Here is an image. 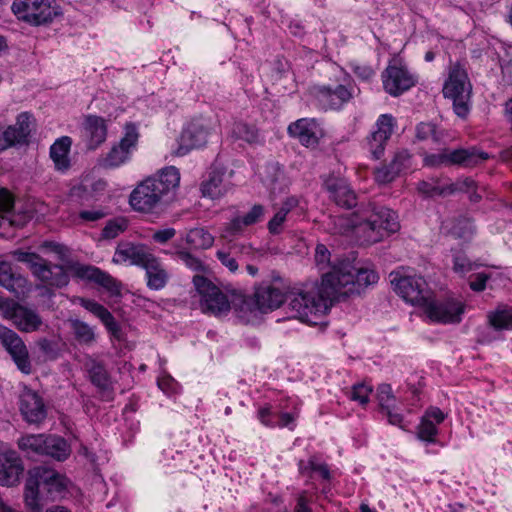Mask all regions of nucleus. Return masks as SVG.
<instances>
[{
    "mask_svg": "<svg viewBox=\"0 0 512 512\" xmlns=\"http://www.w3.org/2000/svg\"><path fill=\"white\" fill-rule=\"evenodd\" d=\"M489 275L485 273H477L474 279L470 281L469 286L475 292H481L485 290L486 283L489 279Z\"/></svg>",
    "mask_w": 512,
    "mask_h": 512,
    "instance_id": "obj_64",
    "label": "nucleus"
},
{
    "mask_svg": "<svg viewBox=\"0 0 512 512\" xmlns=\"http://www.w3.org/2000/svg\"><path fill=\"white\" fill-rule=\"evenodd\" d=\"M474 188H476L475 181L470 177H465L455 183H450V194L456 191L470 193Z\"/></svg>",
    "mask_w": 512,
    "mask_h": 512,
    "instance_id": "obj_59",
    "label": "nucleus"
},
{
    "mask_svg": "<svg viewBox=\"0 0 512 512\" xmlns=\"http://www.w3.org/2000/svg\"><path fill=\"white\" fill-rule=\"evenodd\" d=\"M0 285L12 292L17 298L25 296L30 291L28 279L12 271L11 264L0 260Z\"/></svg>",
    "mask_w": 512,
    "mask_h": 512,
    "instance_id": "obj_23",
    "label": "nucleus"
},
{
    "mask_svg": "<svg viewBox=\"0 0 512 512\" xmlns=\"http://www.w3.org/2000/svg\"><path fill=\"white\" fill-rule=\"evenodd\" d=\"M325 187L337 205L344 208H352L356 205V195L345 179L329 177Z\"/></svg>",
    "mask_w": 512,
    "mask_h": 512,
    "instance_id": "obj_25",
    "label": "nucleus"
},
{
    "mask_svg": "<svg viewBox=\"0 0 512 512\" xmlns=\"http://www.w3.org/2000/svg\"><path fill=\"white\" fill-rule=\"evenodd\" d=\"M128 228V221L123 217L109 220L102 229L101 238L111 240L119 236Z\"/></svg>",
    "mask_w": 512,
    "mask_h": 512,
    "instance_id": "obj_43",
    "label": "nucleus"
},
{
    "mask_svg": "<svg viewBox=\"0 0 512 512\" xmlns=\"http://www.w3.org/2000/svg\"><path fill=\"white\" fill-rule=\"evenodd\" d=\"M390 164L400 174L402 171L408 169L411 165V154L406 149L398 150Z\"/></svg>",
    "mask_w": 512,
    "mask_h": 512,
    "instance_id": "obj_50",
    "label": "nucleus"
},
{
    "mask_svg": "<svg viewBox=\"0 0 512 512\" xmlns=\"http://www.w3.org/2000/svg\"><path fill=\"white\" fill-rule=\"evenodd\" d=\"M207 128L198 122L190 123L181 133L178 140V148L174 151V155L183 156L190 150L202 147L207 142Z\"/></svg>",
    "mask_w": 512,
    "mask_h": 512,
    "instance_id": "obj_18",
    "label": "nucleus"
},
{
    "mask_svg": "<svg viewBox=\"0 0 512 512\" xmlns=\"http://www.w3.org/2000/svg\"><path fill=\"white\" fill-rule=\"evenodd\" d=\"M419 193L426 197L442 196L445 191V186H441L435 182L422 181L417 187Z\"/></svg>",
    "mask_w": 512,
    "mask_h": 512,
    "instance_id": "obj_54",
    "label": "nucleus"
},
{
    "mask_svg": "<svg viewBox=\"0 0 512 512\" xmlns=\"http://www.w3.org/2000/svg\"><path fill=\"white\" fill-rule=\"evenodd\" d=\"M24 470L19 455L13 450L0 451V484L14 486L19 483Z\"/></svg>",
    "mask_w": 512,
    "mask_h": 512,
    "instance_id": "obj_19",
    "label": "nucleus"
},
{
    "mask_svg": "<svg viewBox=\"0 0 512 512\" xmlns=\"http://www.w3.org/2000/svg\"><path fill=\"white\" fill-rule=\"evenodd\" d=\"M7 313L14 325L22 332L37 331L43 324L42 318L35 310L17 303H13Z\"/></svg>",
    "mask_w": 512,
    "mask_h": 512,
    "instance_id": "obj_21",
    "label": "nucleus"
},
{
    "mask_svg": "<svg viewBox=\"0 0 512 512\" xmlns=\"http://www.w3.org/2000/svg\"><path fill=\"white\" fill-rule=\"evenodd\" d=\"M71 327L75 339L80 344L91 345L95 341L96 335L94 329L87 323L81 320H73L71 321Z\"/></svg>",
    "mask_w": 512,
    "mask_h": 512,
    "instance_id": "obj_42",
    "label": "nucleus"
},
{
    "mask_svg": "<svg viewBox=\"0 0 512 512\" xmlns=\"http://www.w3.org/2000/svg\"><path fill=\"white\" fill-rule=\"evenodd\" d=\"M77 273L80 277L94 281L107 289L112 294L120 293L119 283L108 273L92 266H82L78 268Z\"/></svg>",
    "mask_w": 512,
    "mask_h": 512,
    "instance_id": "obj_29",
    "label": "nucleus"
},
{
    "mask_svg": "<svg viewBox=\"0 0 512 512\" xmlns=\"http://www.w3.org/2000/svg\"><path fill=\"white\" fill-rule=\"evenodd\" d=\"M308 466L312 471L319 473V475L323 479H325V480L330 479V471H329L328 466L325 463L317 462L315 457L310 458V460L308 462Z\"/></svg>",
    "mask_w": 512,
    "mask_h": 512,
    "instance_id": "obj_62",
    "label": "nucleus"
},
{
    "mask_svg": "<svg viewBox=\"0 0 512 512\" xmlns=\"http://www.w3.org/2000/svg\"><path fill=\"white\" fill-rule=\"evenodd\" d=\"M286 301L290 318L309 324H316L329 306L320 289L314 286L291 289L287 292Z\"/></svg>",
    "mask_w": 512,
    "mask_h": 512,
    "instance_id": "obj_5",
    "label": "nucleus"
},
{
    "mask_svg": "<svg viewBox=\"0 0 512 512\" xmlns=\"http://www.w3.org/2000/svg\"><path fill=\"white\" fill-rule=\"evenodd\" d=\"M11 8L18 19L35 26L51 23L62 14L55 0H14Z\"/></svg>",
    "mask_w": 512,
    "mask_h": 512,
    "instance_id": "obj_8",
    "label": "nucleus"
},
{
    "mask_svg": "<svg viewBox=\"0 0 512 512\" xmlns=\"http://www.w3.org/2000/svg\"><path fill=\"white\" fill-rule=\"evenodd\" d=\"M264 215V206L255 204L246 214L242 216L237 215L227 222L222 229L221 237L224 239H232L242 235L246 227L259 223L262 221Z\"/></svg>",
    "mask_w": 512,
    "mask_h": 512,
    "instance_id": "obj_15",
    "label": "nucleus"
},
{
    "mask_svg": "<svg viewBox=\"0 0 512 512\" xmlns=\"http://www.w3.org/2000/svg\"><path fill=\"white\" fill-rule=\"evenodd\" d=\"M66 483V478L52 468L36 466L30 469L24 491L26 507L35 512H40L44 509L45 512H54V510L47 507L48 498L40 495L39 487L43 485L51 495L60 494L66 488ZM55 512L67 511L63 507H57Z\"/></svg>",
    "mask_w": 512,
    "mask_h": 512,
    "instance_id": "obj_4",
    "label": "nucleus"
},
{
    "mask_svg": "<svg viewBox=\"0 0 512 512\" xmlns=\"http://www.w3.org/2000/svg\"><path fill=\"white\" fill-rule=\"evenodd\" d=\"M334 234H353L362 245H372L399 229L398 217L387 207L369 202L356 212L330 218Z\"/></svg>",
    "mask_w": 512,
    "mask_h": 512,
    "instance_id": "obj_1",
    "label": "nucleus"
},
{
    "mask_svg": "<svg viewBox=\"0 0 512 512\" xmlns=\"http://www.w3.org/2000/svg\"><path fill=\"white\" fill-rule=\"evenodd\" d=\"M317 96L329 108L338 109L353 97V90L344 85H338L334 90L323 86L318 89Z\"/></svg>",
    "mask_w": 512,
    "mask_h": 512,
    "instance_id": "obj_28",
    "label": "nucleus"
},
{
    "mask_svg": "<svg viewBox=\"0 0 512 512\" xmlns=\"http://www.w3.org/2000/svg\"><path fill=\"white\" fill-rule=\"evenodd\" d=\"M315 261L320 269H324L330 262V252L324 244H318L315 248Z\"/></svg>",
    "mask_w": 512,
    "mask_h": 512,
    "instance_id": "obj_60",
    "label": "nucleus"
},
{
    "mask_svg": "<svg viewBox=\"0 0 512 512\" xmlns=\"http://www.w3.org/2000/svg\"><path fill=\"white\" fill-rule=\"evenodd\" d=\"M107 214L108 213L102 209L83 210L79 213V218L83 221L94 222L104 218Z\"/></svg>",
    "mask_w": 512,
    "mask_h": 512,
    "instance_id": "obj_63",
    "label": "nucleus"
},
{
    "mask_svg": "<svg viewBox=\"0 0 512 512\" xmlns=\"http://www.w3.org/2000/svg\"><path fill=\"white\" fill-rule=\"evenodd\" d=\"M487 321L494 330H512V306L499 305L487 313Z\"/></svg>",
    "mask_w": 512,
    "mask_h": 512,
    "instance_id": "obj_34",
    "label": "nucleus"
},
{
    "mask_svg": "<svg viewBox=\"0 0 512 512\" xmlns=\"http://www.w3.org/2000/svg\"><path fill=\"white\" fill-rule=\"evenodd\" d=\"M19 408L29 423H40L46 418V408L42 397L35 391L25 388L20 394Z\"/></svg>",
    "mask_w": 512,
    "mask_h": 512,
    "instance_id": "obj_16",
    "label": "nucleus"
},
{
    "mask_svg": "<svg viewBox=\"0 0 512 512\" xmlns=\"http://www.w3.org/2000/svg\"><path fill=\"white\" fill-rule=\"evenodd\" d=\"M12 256L19 262L26 263L34 277L44 285L62 288L69 283V275L62 265L52 264L36 253L15 250Z\"/></svg>",
    "mask_w": 512,
    "mask_h": 512,
    "instance_id": "obj_7",
    "label": "nucleus"
},
{
    "mask_svg": "<svg viewBox=\"0 0 512 512\" xmlns=\"http://www.w3.org/2000/svg\"><path fill=\"white\" fill-rule=\"evenodd\" d=\"M282 282L281 277L273 278V282H263L257 287L253 294V303L260 313H268L278 309L286 300L287 292L281 285L277 283Z\"/></svg>",
    "mask_w": 512,
    "mask_h": 512,
    "instance_id": "obj_13",
    "label": "nucleus"
},
{
    "mask_svg": "<svg viewBox=\"0 0 512 512\" xmlns=\"http://www.w3.org/2000/svg\"><path fill=\"white\" fill-rule=\"evenodd\" d=\"M182 240L192 249H209L214 243V236L204 227H195L187 231Z\"/></svg>",
    "mask_w": 512,
    "mask_h": 512,
    "instance_id": "obj_33",
    "label": "nucleus"
},
{
    "mask_svg": "<svg viewBox=\"0 0 512 512\" xmlns=\"http://www.w3.org/2000/svg\"><path fill=\"white\" fill-rule=\"evenodd\" d=\"M371 393V386L364 383H358L352 387L350 398L353 401H357L360 404L365 405L369 402Z\"/></svg>",
    "mask_w": 512,
    "mask_h": 512,
    "instance_id": "obj_48",
    "label": "nucleus"
},
{
    "mask_svg": "<svg viewBox=\"0 0 512 512\" xmlns=\"http://www.w3.org/2000/svg\"><path fill=\"white\" fill-rule=\"evenodd\" d=\"M396 125L397 121L391 114H381L375 123L373 131L388 141L392 136Z\"/></svg>",
    "mask_w": 512,
    "mask_h": 512,
    "instance_id": "obj_44",
    "label": "nucleus"
},
{
    "mask_svg": "<svg viewBox=\"0 0 512 512\" xmlns=\"http://www.w3.org/2000/svg\"><path fill=\"white\" fill-rule=\"evenodd\" d=\"M232 136L236 140H242L250 145H259L263 139L258 128L255 125L246 122H236L232 128Z\"/></svg>",
    "mask_w": 512,
    "mask_h": 512,
    "instance_id": "obj_35",
    "label": "nucleus"
},
{
    "mask_svg": "<svg viewBox=\"0 0 512 512\" xmlns=\"http://www.w3.org/2000/svg\"><path fill=\"white\" fill-rule=\"evenodd\" d=\"M35 128V119L29 112H22L14 125L0 124V153L10 147L26 144Z\"/></svg>",
    "mask_w": 512,
    "mask_h": 512,
    "instance_id": "obj_12",
    "label": "nucleus"
},
{
    "mask_svg": "<svg viewBox=\"0 0 512 512\" xmlns=\"http://www.w3.org/2000/svg\"><path fill=\"white\" fill-rule=\"evenodd\" d=\"M377 398L381 409L392 408L395 399L392 393V388L389 384H381L377 389Z\"/></svg>",
    "mask_w": 512,
    "mask_h": 512,
    "instance_id": "obj_51",
    "label": "nucleus"
},
{
    "mask_svg": "<svg viewBox=\"0 0 512 512\" xmlns=\"http://www.w3.org/2000/svg\"><path fill=\"white\" fill-rule=\"evenodd\" d=\"M42 455H47L58 461H63L70 455V448L63 438L47 436Z\"/></svg>",
    "mask_w": 512,
    "mask_h": 512,
    "instance_id": "obj_36",
    "label": "nucleus"
},
{
    "mask_svg": "<svg viewBox=\"0 0 512 512\" xmlns=\"http://www.w3.org/2000/svg\"><path fill=\"white\" fill-rule=\"evenodd\" d=\"M193 284L200 297L202 312L216 317L229 313L231 309L230 300L220 287L201 275L193 277Z\"/></svg>",
    "mask_w": 512,
    "mask_h": 512,
    "instance_id": "obj_9",
    "label": "nucleus"
},
{
    "mask_svg": "<svg viewBox=\"0 0 512 512\" xmlns=\"http://www.w3.org/2000/svg\"><path fill=\"white\" fill-rule=\"evenodd\" d=\"M47 436L43 434L26 435L19 439L18 446L27 453L43 454Z\"/></svg>",
    "mask_w": 512,
    "mask_h": 512,
    "instance_id": "obj_41",
    "label": "nucleus"
},
{
    "mask_svg": "<svg viewBox=\"0 0 512 512\" xmlns=\"http://www.w3.org/2000/svg\"><path fill=\"white\" fill-rule=\"evenodd\" d=\"M487 159H489L488 153L479 151L474 147L450 151V164H456L463 167H473Z\"/></svg>",
    "mask_w": 512,
    "mask_h": 512,
    "instance_id": "obj_32",
    "label": "nucleus"
},
{
    "mask_svg": "<svg viewBox=\"0 0 512 512\" xmlns=\"http://www.w3.org/2000/svg\"><path fill=\"white\" fill-rule=\"evenodd\" d=\"M480 264L476 261H471L464 255L455 256L453 270L454 272L465 275L468 272H471L477 269Z\"/></svg>",
    "mask_w": 512,
    "mask_h": 512,
    "instance_id": "obj_49",
    "label": "nucleus"
},
{
    "mask_svg": "<svg viewBox=\"0 0 512 512\" xmlns=\"http://www.w3.org/2000/svg\"><path fill=\"white\" fill-rule=\"evenodd\" d=\"M201 191L205 197L218 199L227 192V188L223 184L222 176L218 173H213L208 180L202 183Z\"/></svg>",
    "mask_w": 512,
    "mask_h": 512,
    "instance_id": "obj_38",
    "label": "nucleus"
},
{
    "mask_svg": "<svg viewBox=\"0 0 512 512\" xmlns=\"http://www.w3.org/2000/svg\"><path fill=\"white\" fill-rule=\"evenodd\" d=\"M71 144V138L63 136L50 147V158L56 170L64 172L70 168L69 152Z\"/></svg>",
    "mask_w": 512,
    "mask_h": 512,
    "instance_id": "obj_31",
    "label": "nucleus"
},
{
    "mask_svg": "<svg viewBox=\"0 0 512 512\" xmlns=\"http://www.w3.org/2000/svg\"><path fill=\"white\" fill-rule=\"evenodd\" d=\"M217 259L221 262L223 266H225L230 272H236L238 270V262L237 257L230 247L228 250H218L216 252Z\"/></svg>",
    "mask_w": 512,
    "mask_h": 512,
    "instance_id": "obj_53",
    "label": "nucleus"
},
{
    "mask_svg": "<svg viewBox=\"0 0 512 512\" xmlns=\"http://www.w3.org/2000/svg\"><path fill=\"white\" fill-rule=\"evenodd\" d=\"M387 140L373 130L366 138V145L374 159H380L385 151Z\"/></svg>",
    "mask_w": 512,
    "mask_h": 512,
    "instance_id": "obj_45",
    "label": "nucleus"
},
{
    "mask_svg": "<svg viewBox=\"0 0 512 512\" xmlns=\"http://www.w3.org/2000/svg\"><path fill=\"white\" fill-rule=\"evenodd\" d=\"M0 342L10 354L18 369L30 374L32 366L27 347L20 336L13 330L0 325Z\"/></svg>",
    "mask_w": 512,
    "mask_h": 512,
    "instance_id": "obj_14",
    "label": "nucleus"
},
{
    "mask_svg": "<svg viewBox=\"0 0 512 512\" xmlns=\"http://www.w3.org/2000/svg\"><path fill=\"white\" fill-rule=\"evenodd\" d=\"M453 235L463 239L465 241L470 240L474 233H475V227L473 225V222L471 219L467 217H463L461 219H458L454 225H453Z\"/></svg>",
    "mask_w": 512,
    "mask_h": 512,
    "instance_id": "obj_46",
    "label": "nucleus"
},
{
    "mask_svg": "<svg viewBox=\"0 0 512 512\" xmlns=\"http://www.w3.org/2000/svg\"><path fill=\"white\" fill-rule=\"evenodd\" d=\"M444 420V414L438 408H430L421 418L417 435L423 441L433 442L437 433L436 425Z\"/></svg>",
    "mask_w": 512,
    "mask_h": 512,
    "instance_id": "obj_30",
    "label": "nucleus"
},
{
    "mask_svg": "<svg viewBox=\"0 0 512 512\" xmlns=\"http://www.w3.org/2000/svg\"><path fill=\"white\" fill-rule=\"evenodd\" d=\"M389 278L393 290L406 302L424 308L425 314L431 321L439 323L448 321L447 305L434 299L423 277L407 276L400 271H393Z\"/></svg>",
    "mask_w": 512,
    "mask_h": 512,
    "instance_id": "obj_2",
    "label": "nucleus"
},
{
    "mask_svg": "<svg viewBox=\"0 0 512 512\" xmlns=\"http://www.w3.org/2000/svg\"><path fill=\"white\" fill-rule=\"evenodd\" d=\"M416 137L419 140H426L431 137L436 144H439L444 139L445 134L444 132L438 133L434 124L420 123L416 127Z\"/></svg>",
    "mask_w": 512,
    "mask_h": 512,
    "instance_id": "obj_47",
    "label": "nucleus"
},
{
    "mask_svg": "<svg viewBox=\"0 0 512 512\" xmlns=\"http://www.w3.org/2000/svg\"><path fill=\"white\" fill-rule=\"evenodd\" d=\"M176 235V230L174 228H165L161 230H157L153 233L152 239L154 242L158 244H165L170 241Z\"/></svg>",
    "mask_w": 512,
    "mask_h": 512,
    "instance_id": "obj_61",
    "label": "nucleus"
},
{
    "mask_svg": "<svg viewBox=\"0 0 512 512\" xmlns=\"http://www.w3.org/2000/svg\"><path fill=\"white\" fill-rule=\"evenodd\" d=\"M466 304L460 300L450 299V324H458L462 321Z\"/></svg>",
    "mask_w": 512,
    "mask_h": 512,
    "instance_id": "obj_56",
    "label": "nucleus"
},
{
    "mask_svg": "<svg viewBox=\"0 0 512 512\" xmlns=\"http://www.w3.org/2000/svg\"><path fill=\"white\" fill-rule=\"evenodd\" d=\"M142 268L145 270L147 287L149 289L161 290L167 285L170 274L161 259L153 253L143 264Z\"/></svg>",
    "mask_w": 512,
    "mask_h": 512,
    "instance_id": "obj_24",
    "label": "nucleus"
},
{
    "mask_svg": "<svg viewBox=\"0 0 512 512\" xmlns=\"http://www.w3.org/2000/svg\"><path fill=\"white\" fill-rule=\"evenodd\" d=\"M180 182V173L174 166L162 169L158 174L140 182L129 197L133 210L141 213L152 212L163 197L174 191Z\"/></svg>",
    "mask_w": 512,
    "mask_h": 512,
    "instance_id": "obj_3",
    "label": "nucleus"
},
{
    "mask_svg": "<svg viewBox=\"0 0 512 512\" xmlns=\"http://www.w3.org/2000/svg\"><path fill=\"white\" fill-rule=\"evenodd\" d=\"M82 136L87 148L95 150L104 143L107 138L106 121L100 116H86L83 123Z\"/></svg>",
    "mask_w": 512,
    "mask_h": 512,
    "instance_id": "obj_22",
    "label": "nucleus"
},
{
    "mask_svg": "<svg viewBox=\"0 0 512 512\" xmlns=\"http://www.w3.org/2000/svg\"><path fill=\"white\" fill-rule=\"evenodd\" d=\"M450 101L455 115L466 120L472 108V84L466 69L460 64L450 71Z\"/></svg>",
    "mask_w": 512,
    "mask_h": 512,
    "instance_id": "obj_10",
    "label": "nucleus"
},
{
    "mask_svg": "<svg viewBox=\"0 0 512 512\" xmlns=\"http://www.w3.org/2000/svg\"><path fill=\"white\" fill-rule=\"evenodd\" d=\"M413 76L404 68L389 66L383 75V85L386 92L398 96L414 85Z\"/></svg>",
    "mask_w": 512,
    "mask_h": 512,
    "instance_id": "obj_20",
    "label": "nucleus"
},
{
    "mask_svg": "<svg viewBox=\"0 0 512 512\" xmlns=\"http://www.w3.org/2000/svg\"><path fill=\"white\" fill-rule=\"evenodd\" d=\"M152 252L144 244H135L132 242H120L113 256L115 264H130L142 267L150 257Z\"/></svg>",
    "mask_w": 512,
    "mask_h": 512,
    "instance_id": "obj_17",
    "label": "nucleus"
},
{
    "mask_svg": "<svg viewBox=\"0 0 512 512\" xmlns=\"http://www.w3.org/2000/svg\"><path fill=\"white\" fill-rule=\"evenodd\" d=\"M378 274L371 269L360 268L353 271V283L355 284V294H360L365 288L377 283Z\"/></svg>",
    "mask_w": 512,
    "mask_h": 512,
    "instance_id": "obj_40",
    "label": "nucleus"
},
{
    "mask_svg": "<svg viewBox=\"0 0 512 512\" xmlns=\"http://www.w3.org/2000/svg\"><path fill=\"white\" fill-rule=\"evenodd\" d=\"M448 161L446 147L440 148L439 153H429L424 156V164L428 167H438Z\"/></svg>",
    "mask_w": 512,
    "mask_h": 512,
    "instance_id": "obj_55",
    "label": "nucleus"
},
{
    "mask_svg": "<svg viewBox=\"0 0 512 512\" xmlns=\"http://www.w3.org/2000/svg\"><path fill=\"white\" fill-rule=\"evenodd\" d=\"M353 271L354 266L349 261H340L322 275L319 289L328 302L340 301L355 295Z\"/></svg>",
    "mask_w": 512,
    "mask_h": 512,
    "instance_id": "obj_6",
    "label": "nucleus"
},
{
    "mask_svg": "<svg viewBox=\"0 0 512 512\" xmlns=\"http://www.w3.org/2000/svg\"><path fill=\"white\" fill-rule=\"evenodd\" d=\"M89 378L91 382L101 391H108L111 388L110 376L104 365L92 361L88 368Z\"/></svg>",
    "mask_w": 512,
    "mask_h": 512,
    "instance_id": "obj_37",
    "label": "nucleus"
},
{
    "mask_svg": "<svg viewBox=\"0 0 512 512\" xmlns=\"http://www.w3.org/2000/svg\"><path fill=\"white\" fill-rule=\"evenodd\" d=\"M319 128L314 120L299 119L288 126V133L291 137L306 147H314L319 140Z\"/></svg>",
    "mask_w": 512,
    "mask_h": 512,
    "instance_id": "obj_26",
    "label": "nucleus"
},
{
    "mask_svg": "<svg viewBox=\"0 0 512 512\" xmlns=\"http://www.w3.org/2000/svg\"><path fill=\"white\" fill-rule=\"evenodd\" d=\"M166 254H170L180 260L187 268L196 271L201 272L205 270V267L202 263V261L193 255L189 250L186 248L180 247L179 245H174V250L172 252H165Z\"/></svg>",
    "mask_w": 512,
    "mask_h": 512,
    "instance_id": "obj_39",
    "label": "nucleus"
},
{
    "mask_svg": "<svg viewBox=\"0 0 512 512\" xmlns=\"http://www.w3.org/2000/svg\"><path fill=\"white\" fill-rule=\"evenodd\" d=\"M80 305L99 318L114 338L118 340L122 339L121 328L107 308L94 300L85 298L80 299Z\"/></svg>",
    "mask_w": 512,
    "mask_h": 512,
    "instance_id": "obj_27",
    "label": "nucleus"
},
{
    "mask_svg": "<svg viewBox=\"0 0 512 512\" xmlns=\"http://www.w3.org/2000/svg\"><path fill=\"white\" fill-rule=\"evenodd\" d=\"M237 257V259L246 258H254L256 254V250L253 248L251 244L248 243H234L229 246Z\"/></svg>",
    "mask_w": 512,
    "mask_h": 512,
    "instance_id": "obj_57",
    "label": "nucleus"
},
{
    "mask_svg": "<svg viewBox=\"0 0 512 512\" xmlns=\"http://www.w3.org/2000/svg\"><path fill=\"white\" fill-rule=\"evenodd\" d=\"M287 215L284 212L277 211L267 224L270 234L278 235L283 231V224L286 221Z\"/></svg>",
    "mask_w": 512,
    "mask_h": 512,
    "instance_id": "obj_58",
    "label": "nucleus"
},
{
    "mask_svg": "<svg viewBox=\"0 0 512 512\" xmlns=\"http://www.w3.org/2000/svg\"><path fill=\"white\" fill-rule=\"evenodd\" d=\"M399 176V173L393 168L391 164L382 166L374 171L375 181L379 184H387L392 182Z\"/></svg>",
    "mask_w": 512,
    "mask_h": 512,
    "instance_id": "obj_52",
    "label": "nucleus"
},
{
    "mask_svg": "<svg viewBox=\"0 0 512 512\" xmlns=\"http://www.w3.org/2000/svg\"><path fill=\"white\" fill-rule=\"evenodd\" d=\"M139 133L134 124L125 125V134L118 144L111 147L109 152L99 159V165L106 169L119 167L130 159L132 150L136 147Z\"/></svg>",
    "mask_w": 512,
    "mask_h": 512,
    "instance_id": "obj_11",
    "label": "nucleus"
}]
</instances>
